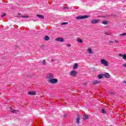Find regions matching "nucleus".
I'll return each mask as SVG.
<instances>
[{
    "label": "nucleus",
    "mask_w": 126,
    "mask_h": 126,
    "mask_svg": "<svg viewBox=\"0 0 126 126\" xmlns=\"http://www.w3.org/2000/svg\"><path fill=\"white\" fill-rule=\"evenodd\" d=\"M64 8H65L66 9H68V7H64Z\"/></svg>",
    "instance_id": "nucleus-35"
},
{
    "label": "nucleus",
    "mask_w": 126,
    "mask_h": 126,
    "mask_svg": "<svg viewBox=\"0 0 126 126\" xmlns=\"http://www.w3.org/2000/svg\"><path fill=\"white\" fill-rule=\"evenodd\" d=\"M46 61L44 60L42 62L43 64H46Z\"/></svg>",
    "instance_id": "nucleus-29"
},
{
    "label": "nucleus",
    "mask_w": 126,
    "mask_h": 126,
    "mask_svg": "<svg viewBox=\"0 0 126 126\" xmlns=\"http://www.w3.org/2000/svg\"><path fill=\"white\" fill-rule=\"evenodd\" d=\"M18 110H12V113H15V112H18Z\"/></svg>",
    "instance_id": "nucleus-28"
},
{
    "label": "nucleus",
    "mask_w": 126,
    "mask_h": 126,
    "mask_svg": "<svg viewBox=\"0 0 126 126\" xmlns=\"http://www.w3.org/2000/svg\"><path fill=\"white\" fill-rule=\"evenodd\" d=\"M21 17H23V18H29V16H27V15L23 16V15H22L21 16Z\"/></svg>",
    "instance_id": "nucleus-19"
},
{
    "label": "nucleus",
    "mask_w": 126,
    "mask_h": 126,
    "mask_svg": "<svg viewBox=\"0 0 126 126\" xmlns=\"http://www.w3.org/2000/svg\"><path fill=\"white\" fill-rule=\"evenodd\" d=\"M36 16H37V17H39V18H41V19H44L45 18H44V16L42 15H37Z\"/></svg>",
    "instance_id": "nucleus-14"
},
{
    "label": "nucleus",
    "mask_w": 126,
    "mask_h": 126,
    "mask_svg": "<svg viewBox=\"0 0 126 126\" xmlns=\"http://www.w3.org/2000/svg\"><path fill=\"white\" fill-rule=\"evenodd\" d=\"M124 83H126V81H124Z\"/></svg>",
    "instance_id": "nucleus-36"
},
{
    "label": "nucleus",
    "mask_w": 126,
    "mask_h": 126,
    "mask_svg": "<svg viewBox=\"0 0 126 126\" xmlns=\"http://www.w3.org/2000/svg\"><path fill=\"white\" fill-rule=\"evenodd\" d=\"M44 40H45V41H49L50 40V37L49 36L46 35L44 37Z\"/></svg>",
    "instance_id": "nucleus-16"
},
{
    "label": "nucleus",
    "mask_w": 126,
    "mask_h": 126,
    "mask_svg": "<svg viewBox=\"0 0 126 126\" xmlns=\"http://www.w3.org/2000/svg\"><path fill=\"white\" fill-rule=\"evenodd\" d=\"M54 61H55V60H51V62H54Z\"/></svg>",
    "instance_id": "nucleus-37"
},
{
    "label": "nucleus",
    "mask_w": 126,
    "mask_h": 126,
    "mask_svg": "<svg viewBox=\"0 0 126 126\" xmlns=\"http://www.w3.org/2000/svg\"><path fill=\"white\" fill-rule=\"evenodd\" d=\"M77 42H78L79 43H82L83 41H82V39H81V38H78L77 39Z\"/></svg>",
    "instance_id": "nucleus-18"
},
{
    "label": "nucleus",
    "mask_w": 126,
    "mask_h": 126,
    "mask_svg": "<svg viewBox=\"0 0 126 126\" xmlns=\"http://www.w3.org/2000/svg\"><path fill=\"white\" fill-rule=\"evenodd\" d=\"M85 18H88V16L84 15V16H81L79 15L77 17H76V19L79 20V19H84Z\"/></svg>",
    "instance_id": "nucleus-3"
},
{
    "label": "nucleus",
    "mask_w": 126,
    "mask_h": 126,
    "mask_svg": "<svg viewBox=\"0 0 126 126\" xmlns=\"http://www.w3.org/2000/svg\"><path fill=\"white\" fill-rule=\"evenodd\" d=\"M87 52L89 54H93V51H92V49L90 48H88Z\"/></svg>",
    "instance_id": "nucleus-10"
},
{
    "label": "nucleus",
    "mask_w": 126,
    "mask_h": 126,
    "mask_svg": "<svg viewBox=\"0 0 126 126\" xmlns=\"http://www.w3.org/2000/svg\"><path fill=\"white\" fill-rule=\"evenodd\" d=\"M46 78H47L48 79H52L54 78V75H53V74L49 73L47 74Z\"/></svg>",
    "instance_id": "nucleus-5"
},
{
    "label": "nucleus",
    "mask_w": 126,
    "mask_h": 126,
    "mask_svg": "<svg viewBox=\"0 0 126 126\" xmlns=\"http://www.w3.org/2000/svg\"><path fill=\"white\" fill-rule=\"evenodd\" d=\"M77 66H78V65H77V64H75L73 67L74 68V69H76V68H77Z\"/></svg>",
    "instance_id": "nucleus-21"
},
{
    "label": "nucleus",
    "mask_w": 126,
    "mask_h": 126,
    "mask_svg": "<svg viewBox=\"0 0 126 126\" xmlns=\"http://www.w3.org/2000/svg\"><path fill=\"white\" fill-rule=\"evenodd\" d=\"M98 78H99V79H102L103 77H104V75L103 74H101V75H98L97 76Z\"/></svg>",
    "instance_id": "nucleus-17"
},
{
    "label": "nucleus",
    "mask_w": 126,
    "mask_h": 126,
    "mask_svg": "<svg viewBox=\"0 0 126 126\" xmlns=\"http://www.w3.org/2000/svg\"><path fill=\"white\" fill-rule=\"evenodd\" d=\"M114 43H116V44H120V41H119V40H115L114 41Z\"/></svg>",
    "instance_id": "nucleus-25"
},
{
    "label": "nucleus",
    "mask_w": 126,
    "mask_h": 126,
    "mask_svg": "<svg viewBox=\"0 0 126 126\" xmlns=\"http://www.w3.org/2000/svg\"><path fill=\"white\" fill-rule=\"evenodd\" d=\"M55 41H57V42H63L64 40L62 37H58L55 39Z\"/></svg>",
    "instance_id": "nucleus-6"
},
{
    "label": "nucleus",
    "mask_w": 126,
    "mask_h": 126,
    "mask_svg": "<svg viewBox=\"0 0 126 126\" xmlns=\"http://www.w3.org/2000/svg\"><path fill=\"white\" fill-rule=\"evenodd\" d=\"M103 76H105V77H106V78H110V74L108 73H105V74H103Z\"/></svg>",
    "instance_id": "nucleus-8"
},
{
    "label": "nucleus",
    "mask_w": 126,
    "mask_h": 126,
    "mask_svg": "<svg viewBox=\"0 0 126 126\" xmlns=\"http://www.w3.org/2000/svg\"><path fill=\"white\" fill-rule=\"evenodd\" d=\"M100 21V20H93L91 21V23L92 24H96L97 23H99V22Z\"/></svg>",
    "instance_id": "nucleus-7"
},
{
    "label": "nucleus",
    "mask_w": 126,
    "mask_h": 126,
    "mask_svg": "<svg viewBox=\"0 0 126 126\" xmlns=\"http://www.w3.org/2000/svg\"><path fill=\"white\" fill-rule=\"evenodd\" d=\"M49 83H51V84H56L58 83V79L52 78L51 79H49L48 80Z\"/></svg>",
    "instance_id": "nucleus-1"
},
{
    "label": "nucleus",
    "mask_w": 126,
    "mask_h": 126,
    "mask_svg": "<svg viewBox=\"0 0 126 126\" xmlns=\"http://www.w3.org/2000/svg\"><path fill=\"white\" fill-rule=\"evenodd\" d=\"M5 15H6V14L3 13V14L1 15V17H4V16H5Z\"/></svg>",
    "instance_id": "nucleus-27"
},
{
    "label": "nucleus",
    "mask_w": 126,
    "mask_h": 126,
    "mask_svg": "<svg viewBox=\"0 0 126 126\" xmlns=\"http://www.w3.org/2000/svg\"><path fill=\"white\" fill-rule=\"evenodd\" d=\"M88 116H87V115H85L84 116V117H83V120L84 121H86V120H88Z\"/></svg>",
    "instance_id": "nucleus-15"
},
{
    "label": "nucleus",
    "mask_w": 126,
    "mask_h": 126,
    "mask_svg": "<svg viewBox=\"0 0 126 126\" xmlns=\"http://www.w3.org/2000/svg\"><path fill=\"white\" fill-rule=\"evenodd\" d=\"M105 35H108V36H110V35H112V33L111 32H105Z\"/></svg>",
    "instance_id": "nucleus-22"
},
{
    "label": "nucleus",
    "mask_w": 126,
    "mask_h": 126,
    "mask_svg": "<svg viewBox=\"0 0 126 126\" xmlns=\"http://www.w3.org/2000/svg\"><path fill=\"white\" fill-rule=\"evenodd\" d=\"M64 118H66V117H67V114H64Z\"/></svg>",
    "instance_id": "nucleus-33"
},
{
    "label": "nucleus",
    "mask_w": 126,
    "mask_h": 126,
    "mask_svg": "<svg viewBox=\"0 0 126 126\" xmlns=\"http://www.w3.org/2000/svg\"><path fill=\"white\" fill-rule=\"evenodd\" d=\"M28 94L29 95H36V92H29L28 93Z\"/></svg>",
    "instance_id": "nucleus-11"
},
{
    "label": "nucleus",
    "mask_w": 126,
    "mask_h": 126,
    "mask_svg": "<svg viewBox=\"0 0 126 126\" xmlns=\"http://www.w3.org/2000/svg\"><path fill=\"white\" fill-rule=\"evenodd\" d=\"M67 47H71V45H70L69 44H67Z\"/></svg>",
    "instance_id": "nucleus-31"
},
{
    "label": "nucleus",
    "mask_w": 126,
    "mask_h": 126,
    "mask_svg": "<svg viewBox=\"0 0 126 126\" xmlns=\"http://www.w3.org/2000/svg\"><path fill=\"white\" fill-rule=\"evenodd\" d=\"M126 33L120 34V36H126Z\"/></svg>",
    "instance_id": "nucleus-26"
},
{
    "label": "nucleus",
    "mask_w": 126,
    "mask_h": 126,
    "mask_svg": "<svg viewBox=\"0 0 126 126\" xmlns=\"http://www.w3.org/2000/svg\"><path fill=\"white\" fill-rule=\"evenodd\" d=\"M109 43H110V44H112V43H114V42L112 40H110L109 41Z\"/></svg>",
    "instance_id": "nucleus-30"
},
{
    "label": "nucleus",
    "mask_w": 126,
    "mask_h": 126,
    "mask_svg": "<svg viewBox=\"0 0 126 126\" xmlns=\"http://www.w3.org/2000/svg\"><path fill=\"white\" fill-rule=\"evenodd\" d=\"M123 66H124V67H126V64H123Z\"/></svg>",
    "instance_id": "nucleus-32"
},
{
    "label": "nucleus",
    "mask_w": 126,
    "mask_h": 126,
    "mask_svg": "<svg viewBox=\"0 0 126 126\" xmlns=\"http://www.w3.org/2000/svg\"><path fill=\"white\" fill-rule=\"evenodd\" d=\"M76 74H77V72L74 70H73L70 72V75L71 76L75 77L76 76Z\"/></svg>",
    "instance_id": "nucleus-4"
},
{
    "label": "nucleus",
    "mask_w": 126,
    "mask_h": 126,
    "mask_svg": "<svg viewBox=\"0 0 126 126\" xmlns=\"http://www.w3.org/2000/svg\"><path fill=\"white\" fill-rule=\"evenodd\" d=\"M79 121H80V117H78L76 118V124H77V125L79 124Z\"/></svg>",
    "instance_id": "nucleus-13"
},
{
    "label": "nucleus",
    "mask_w": 126,
    "mask_h": 126,
    "mask_svg": "<svg viewBox=\"0 0 126 126\" xmlns=\"http://www.w3.org/2000/svg\"><path fill=\"white\" fill-rule=\"evenodd\" d=\"M101 112H102V114H106V111H105V109H101Z\"/></svg>",
    "instance_id": "nucleus-23"
},
{
    "label": "nucleus",
    "mask_w": 126,
    "mask_h": 126,
    "mask_svg": "<svg viewBox=\"0 0 126 126\" xmlns=\"http://www.w3.org/2000/svg\"><path fill=\"white\" fill-rule=\"evenodd\" d=\"M119 57H122L123 60H126V55H122V54H119Z\"/></svg>",
    "instance_id": "nucleus-9"
},
{
    "label": "nucleus",
    "mask_w": 126,
    "mask_h": 126,
    "mask_svg": "<svg viewBox=\"0 0 126 126\" xmlns=\"http://www.w3.org/2000/svg\"><path fill=\"white\" fill-rule=\"evenodd\" d=\"M102 24H104L105 25H106V24H108V21H103L102 22Z\"/></svg>",
    "instance_id": "nucleus-20"
},
{
    "label": "nucleus",
    "mask_w": 126,
    "mask_h": 126,
    "mask_svg": "<svg viewBox=\"0 0 126 126\" xmlns=\"http://www.w3.org/2000/svg\"><path fill=\"white\" fill-rule=\"evenodd\" d=\"M100 63H101V64H103L104 66H108V61L105 60L104 59H101L100 60Z\"/></svg>",
    "instance_id": "nucleus-2"
},
{
    "label": "nucleus",
    "mask_w": 126,
    "mask_h": 126,
    "mask_svg": "<svg viewBox=\"0 0 126 126\" xmlns=\"http://www.w3.org/2000/svg\"><path fill=\"white\" fill-rule=\"evenodd\" d=\"M99 83H100V81L95 80L93 82V84L94 85H95V84H99Z\"/></svg>",
    "instance_id": "nucleus-12"
},
{
    "label": "nucleus",
    "mask_w": 126,
    "mask_h": 126,
    "mask_svg": "<svg viewBox=\"0 0 126 126\" xmlns=\"http://www.w3.org/2000/svg\"><path fill=\"white\" fill-rule=\"evenodd\" d=\"M17 17H20L19 15H20V13H18Z\"/></svg>",
    "instance_id": "nucleus-34"
},
{
    "label": "nucleus",
    "mask_w": 126,
    "mask_h": 126,
    "mask_svg": "<svg viewBox=\"0 0 126 126\" xmlns=\"http://www.w3.org/2000/svg\"><path fill=\"white\" fill-rule=\"evenodd\" d=\"M66 24H68V22L62 23L61 24V25H66Z\"/></svg>",
    "instance_id": "nucleus-24"
}]
</instances>
